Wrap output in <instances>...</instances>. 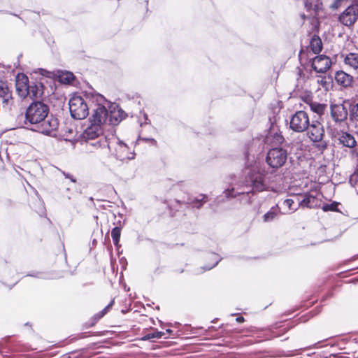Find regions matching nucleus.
<instances>
[{
  "label": "nucleus",
  "mask_w": 358,
  "mask_h": 358,
  "mask_svg": "<svg viewBox=\"0 0 358 358\" xmlns=\"http://www.w3.org/2000/svg\"><path fill=\"white\" fill-rule=\"evenodd\" d=\"M242 184L246 189L241 192L236 191V192L234 188L227 189L225 192L226 197L232 198L237 195H248L250 192H260L266 190L267 183L265 179L264 171L257 165L248 169L245 171V176L242 181Z\"/></svg>",
  "instance_id": "obj_1"
},
{
  "label": "nucleus",
  "mask_w": 358,
  "mask_h": 358,
  "mask_svg": "<svg viewBox=\"0 0 358 358\" xmlns=\"http://www.w3.org/2000/svg\"><path fill=\"white\" fill-rule=\"evenodd\" d=\"M127 117V114L117 105L110 104L109 111L106 106L98 104L93 110L90 122H92L104 127L105 124L117 125Z\"/></svg>",
  "instance_id": "obj_2"
},
{
  "label": "nucleus",
  "mask_w": 358,
  "mask_h": 358,
  "mask_svg": "<svg viewBox=\"0 0 358 358\" xmlns=\"http://www.w3.org/2000/svg\"><path fill=\"white\" fill-rule=\"evenodd\" d=\"M107 154L110 153L117 159L120 161L129 160L134 158V153L131 152L129 147L120 138L115 136L110 135L108 138Z\"/></svg>",
  "instance_id": "obj_3"
},
{
  "label": "nucleus",
  "mask_w": 358,
  "mask_h": 358,
  "mask_svg": "<svg viewBox=\"0 0 358 358\" xmlns=\"http://www.w3.org/2000/svg\"><path fill=\"white\" fill-rule=\"evenodd\" d=\"M49 106L41 101H33L26 109L25 123L35 127L48 117Z\"/></svg>",
  "instance_id": "obj_4"
},
{
  "label": "nucleus",
  "mask_w": 358,
  "mask_h": 358,
  "mask_svg": "<svg viewBox=\"0 0 358 358\" xmlns=\"http://www.w3.org/2000/svg\"><path fill=\"white\" fill-rule=\"evenodd\" d=\"M69 110L71 117L76 120H83L89 115V107L84 99L75 96L69 100Z\"/></svg>",
  "instance_id": "obj_5"
},
{
  "label": "nucleus",
  "mask_w": 358,
  "mask_h": 358,
  "mask_svg": "<svg viewBox=\"0 0 358 358\" xmlns=\"http://www.w3.org/2000/svg\"><path fill=\"white\" fill-rule=\"evenodd\" d=\"M335 141L343 147L352 149L351 154L352 157H357L358 161V149L356 148L357 141L354 136L345 131H336L334 132Z\"/></svg>",
  "instance_id": "obj_6"
},
{
  "label": "nucleus",
  "mask_w": 358,
  "mask_h": 358,
  "mask_svg": "<svg viewBox=\"0 0 358 358\" xmlns=\"http://www.w3.org/2000/svg\"><path fill=\"white\" fill-rule=\"evenodd\" d=\"M287 159V151L283 148H273L268 150L266 163L273 169L282 166Z\"/></svg>",
  "instance_id": "obj_7"
},
{
  "label": "nucleus",
  "mask_w": 358,
  "mask_h": 358,
  "mask_svg": "<svg viewBox=\"0 0 358 358\" xmlns=\"http://www.w3.org/2000/svg\"><path fill=\"white\" fill-rule=\"evenodd\" d=\"M307 130V134L310 140L314 143H320L319 145L320 150H325L327 145L322 141L324 136V129L323 125L317 121H313L312 123H310V126Z\"/></svg>",
  "instance_id": "obj_8"
},
{
  "label": "nucleus",
  "mask_w": 358,
  "mask_h": 358,
  "mask_svg": "<svg viewBox=\"0 0 358 358\" xmlns=\"http://www.w3.org/2000/svg\"><path fill=\"white\" fill-rule=\"evenodd\" d=\"M310 126V119L306 112L296 111L292 115L289 121V128L295 132H303Z\"/></svg>",
  "instance_id": "obj_9"
},
{
  "label": "nucleus",
  "mask_w": 358,
  "mask_h": 358,
  "mask_svg": "<svg viewBox=\"0 0 358 358\" xmlns=\"http://www.w3.org/2000/svg\"><path fill=\"white\" fill-rule=\"evenodd\" d=\"M330 115L336 125L347 124L348 116L350 117L349 108L344 103H331L330 105Z\"/></svg>",
  "instance_id": "obj_10"
},
{
  "label": "nucleus",
  "mask_w": 358,
  "mask_h": 358,
  "mask_svg": "<svg viewBox=\"0 0 358 358\" xmlns=\"http://www.w3.org/2000/svg\"><path fill=\"white\" fill-rule=\"evenodd\" d=\"M358 20V6H348L338 16V21L343 25L352 27Z\"/></svg>",
  "instance_id": "obj_11"
},
{
  "label": "nucleus",
  "mask_w": 358,
  "mask_h": 358,
  "mask_svg": "<svg viewBox=\"0 0 358 358\" xmlns=\"http://www.w3.org/2000/svg\"><path fill=\"white\" fill-rule=\"evenodd\" d=\"M58 120L54 117H47L31 129L43 134L50 135L58 127Z\"/></svg>",
  "instance_id": "obj_12"
},
{
  "label": "nucleus",
  "mask_w": 358,
  "mask_h": 358,
  "mask_svg": "<svg viewBox=\"0 0 358 358\" xmlns=\"http://www.w3.org/2000/svg\"><path fill=\"white\" fill-rule=\"evenodd\" d=\"M331 65V61L329 57L325 55H318L312 60L311 66L313 70L317 73H325Z\"/></svg>",
  "instance_id": "obj_13"
},
{
  "label": "nucleus",
  "mask_w": 358,
  "mask_h": 358,
  "mask_svg": "<svg viewBox=\"0 0 358 358\" xmlns=\"http://www.w3.org/2000/svg\"><path fill=\"white\" fill-rule=\"evenodd\" d=\"M104 127L92 122L83 133V138L85 141H94L101 137L103 133Z\"/></svg>",
  "instance_id": "obj_14"
},
{
  "label": "nucleus",
  "mask_w": 358,
  "mask_h": 358,
  "mask_svg": "<svg viewBox=\"0 0 358 358\" xmlns=\"http://www.w3.org/2000/svg\"><path fill=\"white\" fill-rule=\"evenodd\" d=\"M334 78L336 83L345 89L351 87L354 81L353 76L343 70L336 71Z\"/></svg>",
  "instance_id": "obj_15"
},
{
  "label": "nucleus",
  "mask_w": 358,
  "mask_h": 358,
  "mask_svg": "<svg viewBox=\"0 0 358 358\" xmlns=\"http://www.w3.org/2000/svg\"><path fill=\"white\" fill-rule=\"evenodd\" d=\"M30 82L28 80V78L24 76L18 75L16 80V91L20 96L22 98H26L29 94V84Z\"/></svg>",
  "instance_id": "obj_16"
},
{
  "label": "nucleus",
  "mask_w": 358,
  "mask_h": 358,
  "mask_svg": "<svg viewBox=\"0 0 358 358\" xmlns=\"http://www.w3.org/2000/svg\"><path fill=\"white\" fill-rule=\"evenodd\" d=\"M342 57H343V63L348 70L358 74V53L349 52L343 55Z\"/></svg>",
  "instance_id": "obj_17"
},
{
  "label": "nucleus",
  "mask_w": 358,
  "mask_h": 358,
  "mask_svg": "<svg viewBox=\"0 0 358 358\" xmlns=\"http://www.w3.org/2000/svg\"><path fill=\"white\" fill-rule=\"evenodd\" d=\"M285 141L281 132L275 131L274 128L271 129L266 136V142L273 146L281 145Z\"/></svg>",
  "instance_id": "obj_18"
},
{
  "label": "nucleus",
  "mask_w": 358,
  "mask_h": 358,
  "mask_svg": "<svg viewBox=\"0 0 358 358\" xmlns=\"http://www.w3.org/2000/svg\"><path fill=\"white\" fill-rule=\"evenodd\" d=\"M304 6L308 13L307 17H314L321 10V3L320 0H305Z\"/></svg>",
  "instance_id": "obj_19"
},
{
  "label": "nucleus",
  "mask_w": 358,
  "mask_h": 358,
  "mask_svg": "<svg viewBox=\"0 0 358 358\" xmlns=\"http://www.w3.org/2000/svg\"><path fill=\"white\" fill-rule=\"evenodd\" d=\"M0 98L2 99L3 106H10L12 101V93L6 83L0 80Z\"/></svg>",
  "instance_id": "obj_20"
},
{
  "label": "nucleus",
  "mask_w": 358,
  "mask_h": 358,
  "mask_svg": "<svg viewBox=\"0 0 358 358\" xmlns=\"http://www.w3.org/2000/svg\"><path fill=\"white\" fill-rule=\"evenodd\" d=\"M109 136H105L104 138H99L98 140L94 141H86L87 146L88 149L90 150V147H93L96 150H100L103 151V154H107V145L108 144V138Z\"/></svg>",
  "instance_id": "obj_21"
},
{
  "label": "nucleus",
  "mask_w": 358,
  "mask_h": 358,
  "mask_svg": "<svg viewBox=\"0 0 358 358\" xmlns=\"http://www.w3.org/2000/svg\"><path fill=\"white\" fill-rule=\"evenodd\" d=\"M44 86L41 82H30L29 84V94L30 98L41 97L43 94Z\"/></svg>",
  "instance_id": "obj_22"
},
{
  "label": "nucleus",
  "mask_w": 358,
  "mask_h": 358,
  "mask_svg": "<svg viewBox=\"0 0 358 358\" xmlns=\"http://www.w3.org/2000/svg\"><path fill=\"white\" fill-rule=\"evenodd\" d=\"M319 205V199L310 193L305 194L303 199L299 203V206H305L310 208L317 207Z\"/></svg>",
  "instance_id": "obj_23"
},
{
  "label": "nucleus",
  "mask_w": 358,
  "mask_h": 358,
  "mask_svg": "<svg viewBox=\"0 0 358 358\" xmlns=\"http://www.w3.org/2000/svg\"><path fill=\"white\" fill-rule=\"evenodd\" d=\"M206 201L207 196L206 194H199L194 198H188L187 203L192 208H200Z\"/></svg>",
  "instance_id": "obj_24"
},
{
  "label": "nucleus",
  "mask_w": 358,
  "mask_h": 358,
  "mask_svg": "<svg viewBox=\"0 0 358 358\" xmlns=\"http://www.w3.org/2000/svg\"><path fill=\"white\" fill-rule=\"evenodd\" d=\"M350 120L357 129L358 133V103H350L349 107Z\"/></svg>",
  "instance_id": "obj_25"
},
{
  "label": "nucleus",
  "mask_w": 358,
  "mask_h": 358,
  "mask_svg": "<svg viewBox=\"0 0 358 358\" xmlns=\"http://www.w3.org/2000/svg\"><path fill=\"white\" fill-rule=\"evenodd\" d=\"M310 47L315 54H318L322 49V43L320 38L314 35L310 42Z\"/></svg>",
  "instance_id": "obj_26"
},
{
  "label": "nucleus",
  "mask_w": 358,
  "mask_h": 358,
  "mask_svg": "<svg viewBox=\"0 0 358 358\" xmlns=\"http://www.w3.org/2000/svg\"><path fill=\"white\" fill-rule=\"evenodd\" d=\"M317 82L320 86L327 91L332 87L331 78L329 77L320 76L317 77Z\"/></svg>",
  "instance_id": "obj_27"
},
{
  "label": "nucleus",
  "mask_w": 358,
  "mask_h": 358,
  "mask_svg": "<svg viewBox=\"0 0 358 358\" xmlns=\"http://www.w3.org/2000/svg\"><path fill=\"white\" fill-rule=\"evenodd\" d=\"M310 107L312 111L317 113L319 115H322L324 113L327 108V105L324 103H311L310 104Z\"/></svg>",
  "instance_id": "obj_28"
},
{
  "label": "nucleus",
  "mask_w": 358,
  "mask_h": 358,
  "mask_svg": "<svg viewBox=\"0 0 358 358\" xmlns=\"http://www.w3.org/2000/svg\"><path fill=\"white\" fill-rule=\"evenodd\" d=\"M277 208L278 206L272 207L264 215L263 221L264 222H269L275 219V217L277 216Z\"/></svg>",
  "instance_id": "obj_29"
},
{
  "label": "nucleus",
  "mask_w": 358,
  "mask_h": 358,
  "mask_svg": "<svg viewBox=\"0 0 358 358\" xmlns=\"http://www.w3.org/2000/svg\"><path fill=\"white\" fill-rule=\"evenodd\" d=\"M121 235V229L118 227H114L111 231V236L113 243L115 246H118Z\"/></svg>",
  "instance_id": "obj_30"
},
{
  "label": "nucleus",
  "mask_w": 358,
  "mask_h": 358,
  "mask_svg": "<svg viewBox=\"0 0 358 358\" xmlns=\"http://www.w3.org/2000/svg\"><path fill=\"white\" fill-rule=\"evenodd\" d=\"M114 303V300H112L110 303L106 306L101 311L94 315L93 319L94 320V322H96L99 320H100L102 317H103L108 310L113 306Z\"/></svg>",
  "instance_id": "obj_31"
},
{
  "label": "nucleus",
  "mask_w": 358,
  "mask_h": 358,
  "mask_svg": "<svg viewBox=\"0 0 358 358\" xmlns=\"http://www.w3.org/2000/svg\"><path fill=\"white\" fill-rule=\"evenodd\" d=\"M114 303V300H112L110 303L106 306L101 311L94 315L93 319L94 320V322H96L99 320H100L102 317H103L108 310L113 306Z\"/></svg>",
  "instance_id": "obj_32"
},
{
  "label": "nucleus",
  "mask_w": 358,
  "mask_h": 358,
  "mask_svg": "<svg viewBox=\"0 0 358 358\" xmlns=\"http://www.w3.org/2000/svg\"><path fill=\"white\" fill-rule=\"evenodd\" d=\"M165 336V332L163 331H155L152 333H149L144 336L142 337L143 341H149L153 338H160Z\"/></svg>",
  "instance_id": "obj_33"
},
{
  "label": "nucleus",
  "mask_w": 358,
  "mask_h": 358,
  "mask_svg": "<svg viewBox=\"0 0 358 358\" xmlns=\"http://www.w3.org/2000/svg\"><path fill=\"white\" fill-rule=\"evenodd\" d=\"M74 79V75L71 72H65L59 76V80L63 83H70Z\"/></svg>",
  "instance_id": "obj_34"
},
{
  "label": "nucleus",
  "mask_w": 358,
  "mask_h": 358,
  "mask_svg": "<svg viewBox=\"0 0 358 358\" xmlns=\"http://www.w3.org/2000/svg\"><path fill=\"white\" fill-rule=\"evenodd\" d=\"M210 257L213 259V263L212 264H210V266H206L205 268H203V269L205 271L210 270L211 268L215 267L221 259V258H220L219 256L215 253L211 254Z\"/></svg>",
  "instance_id": "obj_35"
},
{
  "label": "nucleus",
  "mask_w": 358,
  "mask_h": 358,
  "mask_svg": "<svg viewBox=\"0 0 358 358\" xmlns=\"http://www.w3.org/2000/svg\"><path fill=\"white\" fill-rule=\"evenodd\" d=\"M337 207H338V203L333 202L331 203L324 204L322 206V210L324 212H327V211H338Z\"/></svg>",
  "instance_id": "obj_36"
},
{
  "label": "nucleus",
  "mask_w": 358,
  "mask_h": 358,
  "mask_svg": "<svg viewBox=\"0 0 358 358\" xmlns=\"http://www.w3.org/2000/svg\"><path fill=\"white\" fill-rule=\"evenodd\" d=\"M349 182L352 186L358 187V171L350 176Z\"/></svg>",
  "instance_id": "obj_37"
},
{
  "label": "nucleus",
  "mask_w": 358,
  "mask_h": 358,
  "mask_svg": "<svg viewBox=\"0 0 358 358\" xmlns=\"http://www.w3.org/2000/svg\"><path fill=\"white\" fill-rule=\"evenodd\" d=\"M294 203V200L291 199H287L283 201V205L287 206L289 210H296L297 209V207L294 208L293 204Z\"/></svg>",
  "instance_id": "obj_38"
},
{
  "label": "nucleus",
  "mask_w": 358,
  "mask_h": 358,
  "mask_svg": "<svg viewBox=\"0 0 358 358\" xmlns=\"http://www.w3.org/2000/svg\"><path fill=\"white\" fill-rule=\"evenodd\" d=\"M27 275L34 276V277H36L38 278H43V279H48V278H52V276H50L49 275H48L46 273H41V272H37L36 274H28Z\"/></svg>",
  "instance_id": "obj_39"
},
{
  "label": "nucleus",
  "mask_w": 358,
  "mask_h": 358,
  "mask_svg": "<svg viewBox=\"0 0 358 358\" xmlns=\"http://www.w3.org/2000/svg\"><path fill=\"white\" fill-rule=\"evenodd\" d=\"M62 173L64 174V176H65L66 178H69L72 182H76V178L73 177L72 175H71L69 173H66L64 171L62 172Z\"/></svg>",
  "instance_id": "obj_40"
},
{
  "label": "nucleus",
  "mask_w": 358,
  "mask_h": 358,
  "mask_svg": "<svg viewBox=\"0 0 358 358\" xmlns=\"http://www.w3.org/2000/svg\"><path fill=\"white\" fill-rule=\"evenodd\" d=\"M343 0H335V1L334 2V3L332 4L331 7L333 8H338V7L340 6L341 3L343 1Z\"/></svg>",
  "instance_id": "obj_41"
},
{
  "label": "nucleus",
  "mask_w": 358,
  "mask_h": 358,
  "mask_svg": "<svg viewBox=\"0 0 358 358\" xmlns=\"http://www.w3.org/2000/svg\"><path fill=\"white\" fill-rule=\"evenodd\" d=\"M143 141H152V142H155V139L154 138H142Z\"/></svg>",
  "instance_id": "obj_42"
},
{
  "label": "nucleus",
  "mask_w": 358,
  "mask_h": 358,
  "mask_svg": "<svg viewBox=\"0 0 358 358\" xmlns=\"http://www.w3.org/2000/svg\"><path fill=\"white\" fill-rule=\"evenodd\" d=\"M236 320L238 322H241L244 321V318L243 317H238L236 318Z\"/></svg>",
  "instance_id": "obj_43"
},
{
  "label": "nucleus",
  "mask_w": 358,
  "mask_h": 358,
  "mask_svg": "<svg viewBox=\"0 0 358 358\" xmlns=\"http://www.w3.org/2000/svg\"><path fill=\"white\" fill-rule=\"evenodd\" d=\"M143 116H144V118H145V124H148V122H147V121H148V120H148V115H147L145 113H144V114H143Z\"/></svg>",
  "instance_id": "obj_44"
},
{
  "label": "nucleus",
  "mask_w": 358,
  "mask_h": 358,
  "mask_svg": "<svg viewBox=\"0 0 358 358\" xmlns=\"http://www.w3.org/2000/svg\"><path fill=\"white\" fill-rule=\"evenodd\" d=\"M301 16V17H302V18H303V19L306 17V16L304 14H302Z\"/></svg>",
  "instance_id": "obj_45"
},
{
  "label": "nucleus",
  "mask_w": 358,
  "mask_h": 358,
  "mask_svg": "<svg viewBox=\"0 0 358 358\" xmlns=\"http://www.w3.org/2000/svg\"><path fill=\"white\" fill-rule=\"evenodd\" d=\"M166 332L170 333V332H172V331H171V329H167V330H166Z\"/></svg>",
  "instance_id": "obj_46"
},
{
  "label": "nucleus",
  "mask_w": 358,
  "mask_h": 358,
  "mask_svg": "<svg viewBox=\"0 0 358 358\" xmlns=\"http://www.w3.org/2000/svg\"><path fill=\"white\" fill-rule=\"evenodd\" d=\"M90 200L93 201V198H92V197H90Z\"/></svg>",
  "instance_id": "obj_47"
}]
</instances>
